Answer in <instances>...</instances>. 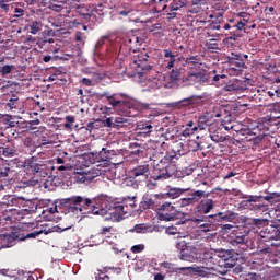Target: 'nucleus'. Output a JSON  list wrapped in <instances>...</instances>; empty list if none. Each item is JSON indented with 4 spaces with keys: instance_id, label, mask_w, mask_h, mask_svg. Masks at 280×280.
I'll list each match as a JSON object with an SVG mask.
<instances>
[{
    "instance_id": "f257e3e1",
    "label": "nucleus",
    "mask_w": 280,
    "mask_h": 280,
    "mask_svg": "<svg viewBox=\"0 0 280 280\" xmlns=\"http://www.w3.org/2000/svg\"><path fill=\"white\" fill-rule=\"evenodd\" d=\"M189 191L187 197L179 199L180 207H195L194 215L191 222L195 224H202L209 219V213L215 209V201L209 198V192L206 194L205 190H194L191 188H178L172 189L170 194H174L176 198L182 194Z\"/></svg>"
},
{
    "instance_id": "f03ea898",
    "label": "nucleus",
    "mask_w": 280,
    "mask_h": 280,
    "mask_svg": "<svg viewBox=\"0 0 280 280\" xmlns=\"http://www.w3.org/2000/svg\"><path fill=\"white\" fill-rule=\"evenodd\" d=\"M160 154L161 149L156 147V143H150L147 148L145 156H149L150 161H153L151 178L153 180H167V178H172V176L176 174L178 167H176V161H174V155L166 154L161 160H159Z\"/></svg>"
},
{
    "instance_id": "7ed1b4c3",
    "label": "nucleus",
    "mask_w": 280,
    "mask_h": 280,
    "mask_svg": "<svg viewBox=\"0 0 280 280\" xmlns=\"http://www.w3.org/2000/svg\"><path fill=\"white\" fill-rule=\"evenodd\" d=\"M96 205L101 208V211H95L96 214L109 213L113 222H121V220H125V215L137 209V199L127 197L119 203L113 201L108 196H101L97 197Z\"/></svg>"
},
{
    "instance_id": "20e7f679",
    "label": "nucleus",
    "mask_w": 280,
    "mask_h": 280,
    "mask_svg": "<svg viewBox=\"0 0 280 280\" xmlns=\"http://www.w3.org/2000/svg\"><path fill=\"white\" fill-rule=\"evenodd\" d=\"M143 37L137 34H130L124 38V45L133 51L131 57V67L136 71V75L141 80L145 73H150L152 66L150 65V56L147 52L137 50V47L143 45Z\"/></svg>"
},
{
    "instance_id": "39448f33",
    "label": "nucleus",
    "mask_w": 280,
    "mask_h": 280,
    "mask_svg": "<svg viewBox=\"0 0 280 280\" xmlns=\"http://www.w3.org/2000/svg\"><path fill=\"white\" fill-rule=\"evenodd\" d=\"M59 205L68 213H82L86 209H92V213L97 215L95 211H102V208L97 205V198L90 199L83 196H72L60 199Z\"/></svg>"
},
{
    "instance_id": "423d86ee",
    "label": "nucleus",
    "mask_w": 280,
    "mask_h": 280,
    "mask_svg": "<svg viewBox=\"0 0 280 280\" xmlns=\"http://www.w3.org/2000/svg\"><path fill=\"white\" fill-rule=\"evenodd\" d=\"M101 97H105L106 104L109 107H106L107 110H114L118 115H124L125 117H132V108L135 105L132 102L126 100L125 93H114L110 94L105 92L101 94Z\"/></svg>"
},
{
    "instance_id": "0eeeda50",
    "label": "nucleus",
    "mask_w": 280,
    "mask_h": 280,
    "mask_svg": "<svg viewBox=\"0 0 280 280\" xmlns=\"http://www.w3.org/2000/svg\"><path fill=\"white\" fill-rule=\"evenodd\" d=\"M247 23L248 20L246 19H229L228 22H224V24H222V34L226 36V38L223 39L224 45H235V43L242 38V32Z\"/></svg>"
},
{
    "instance_id": "6e6552de",
    "label": "nucleus",
    "mask_w": 280,
    "mask_h": 280,
    "mask_svg": "<svg viewBox=\"0 0 280 280\" xmlns=\"http://www.w3.org/2000/svg\"><path fill=\"white\" fill-rule=\"evenodd\" d=\"M231 130H234V132H238V135L245 137V139H243L244 143H249L248 147L253 150H257V148H259V143L268 139V133L261 130L259 126L255 127L254 129H244L233 124L231 125Z\"/></svg>"
},
{
    "instance_id": "1a4fd4ad",
    "label": "nucleus",
    "mask_w": 280,
    "mask_h": 280,
    "mask_svg": "<svg viewBox=\"0 0 280 280\" xmlns=\"http://www.w3.org/2000/svg\"><path fill=\"white\" fill-rule=\"evenodd\" d=\"M164 58H168V63L166 69H173L170 73V79L173 82H183V78H185V68H183V63L180 65L182 60H185L184 57H178L176 59V55L172 54V50L165 49L164 50Z\"/></svg>"
},
{
    "instance_id": "9d476101",
    "label": "nucleus",
    "mask_w": 280,
    "mask_h": 280,
    "mask_svg": "<svg viewBox=\"0 0 280 280\" xmlns=\"http://www.w3.org/2000/svg\"><path fill=\"white\" fill-rule=\"evenodd\" d=\"M180 212L176 210L172 203L165 202L159 209V220H163L165 222H172L174 220H178Z\"/></svg>"
},
{
    "instance_id": "9b49d317",
    "label": "nucleus",
    "mask_w": 280,
    "mask_h": 280,
    "mask_svg": "<svg viewBox=\"0 0 280 280\" xmlns=\"http://www.w3.org/2000/svg\"><path fill=\"white\" fill-rule=\"evenodd\" d=\"M235 218H237V214L231 210H228L225 212L209 214L207 222H210V224H222V222H233Z\"/></svg>"
},
{
    "instance_id": "f8f14e48",
    "label": "nucleus",
    "mask_w": 280,
    "mask_h": 280,
    "mask_svg": "<svg viewBox=\"0 0 280 280\" xmlns=\"http://www.w3.org/2000/svg\"><path fill=\"white\" fill-rule=\"evenodd\" d=\"M74 10H77L78 14L80 15L81 20H83L85 23L91 22V19H95V7L90 4H75L72 7Z\"/></svg>"
},
{
    "instance_id": "ddd939ff",
    "label": "nucleus",
    "mask_w": 280,
    "mask_h": 280,
    "mask_svg": "<svg viewBox=\"0 0 280 280\" xmlns=\"http://www.w3.org/2000/svg\"><path fill=\"white\" fill-rule=\"evenodd\" d=\"M5 108L12 113L23 110V102H21V98L19 97V92H11L10 94H7Z\"/></svg>"
},
{
    "instance_id": "4468645a",
    "label": "nucleus",
    "mask_w": 280,
    "mask_h": 280,
    "mask_svg": "<svg viewBox=\"0 0 280 280\" xmlns=\"http://www.w3.org/2000/svg\"><path fill=\"white\" fill-rule=\"evenodd\" d=\"M200 82H207V74L202 71H188L187 75L183 78V84H187L188 86H194V84Z\"/></svg>"
},
{
    "instance_id": "2eb2a0df",
    "label": "nucleus",
    "mask_w": 280,
    "mask_h": 280,
    "mask_svg": "<svg viewBox=\"0 0 280 280\" xmlns=\"http://www.w3.org/2000/svg\"><path fill=\"white\" fill-rule=\"evenodd\" d=\"M280 231L278 226H268L261 230L260 237L264 242H278L279 241Z\"/></svg>"
},
{
    "instance_id": "dca6fc26",
    "label": "nucleus",
    "mask_w": 280,
    "mask_h": 280,
    "mask_svg": "<svg viewBox=\"0 0 280 280\" xmlns=\"http://www.w3.org/2000/svg\"><path fill=\"white\" fill-rule=\"evenodd\" d=\"M13 156H19V150L14 143L0 144V161H3V159H13Z\"/></svg>"
},
{
    "instance_id": "f3484780",
    "label": "nucleus",
    "mask_w": 280,
    "mask_h": 280,
    "mask_svg": "<svg viewBox=\"0 0 280 280\" xmlns=\"http://www.w3.org/2000/svg\"><path fill=\"white\" fill-rule=\"evenodd\" d=\"M224 91H235V93H244V91H248V86L246 85V81L233 79L229 81V84L224 85Z\"/></svg>"
},
{
    "instance_id": "a211bd4d",
    "label": "nucleus",
    "mask_w": 280,
    "mask_h": 280,
    "mask_svg": "<svg viewBox=\"0 0 280 280\" xmlns=\"http://www.w3.org/2000/svg\"><path fill=\"white\" fill-rule=\"evenodd\" d=\"M220 257H222V255H217V254H212L210 252H205L202 255V261H203V264H206L207 270H215V266H220V261H218V259H220Z\"/></svg>"
},
{
    "instance_id": "6ab92c4d",
    "label": "nucleus",
    "mask_w": 280,
    "mask_h": 280,
    "mask_svg": "<svg viewBox=\"0 0 280 280\" xmlns=\"http://www.w3.org/2000/svg\"><path fill=\"white\" fill-rule=\"evenodd\" d=\"M198 100H201V97L194 95L178 102L170 103L168 106H172V108H187V106L198 104Z\"/></svg>"
},
{
    "instance_id": "aec40b11",
    "label": "nucleus",
    "mask_w": 280,
    "mask_h": 280,
    "mask_svg": "<svg viewBox=\"0 0 280 280\" xmlns=\"http://www.w3.org/2000/svg\"><path fill=\"white\" fill-rule=\"evenodd\" d=\"M182 67H186V69H189V71H202L200 70V67H202V61L200 60V57L191 56L185 59Z\"/></svg>"
},
{
    "instance_id": "412c9836",
    "label": "nucleus",
    "mask_w": 280,
    "mask_h": 280,
    "mask_svg": "<svg viewBox=\"0 0 280 280\" xmlns=\"http://www.w3.org/2000/svg\"><path fill=\"white\" fill-rule=\"evenodd\" d=\"M149 174H150L149 164L138 165L131 171L132 178L141 177V178H144V180H147Z\"/></svg>"
},
{
    "instance_id": "4be33fe9",
    "label": "nucleus",
    "mask_w": 280,
    "mask_h": 280,
    "mask_svg": "<svg viewBox=\"0 0 280 280\" xmlns=\"http://www.w3.org/2000/svg\"><path fill=\"white\" fill-rule=\"evenodd\" d=\"M24 165L26 170L32 172V174H38V172H43V164H38V159L34 156L25 160Z\"/></svg>"
},
{
    "instance_id": "5701e85b",
    "label": "nucleus",
    "mask_w": 280,
    "mask_h": 280,
    "mask_svg": "<svg viewBox=\"0 0 280 280\" xmlns=\"http://www.w3.org/2000/svg\"><path fill=\"white\" fill-rule=\"evenodd\" d=\"M222 255V259L219 260V266L222 268H225L226 271L231 270V268H235V266H237V259H235V257L230 256L226 257V255H224V252H220Z\"/></svg>"
},
{
    "instance_id": "b1692460",
    "label": "nucleus",
    "mask_w": 280,
    "mask_h": 280,
    "mask_svg": "<svg viewBox=\"0 0 280 280\" xmlns=\"http://www.w3.org/2000/svg\"><path fill=\"white\" fill-rule=\"evenodd\" d=\"M166 154L173 155V161H178V156H185L187 154V150H185V143L175 142L172 152H167Z\"/></svg>"
},
{
    "instance_id": "393cba45",
    "label": "nucleus",
    "mask_w": 280,
    "mask_h": 280,
    "mask_svg": "<svg viewBox=\"0 0 280 280\" xmlns=\"http://www.w3.org/2000/svg\"><path fill=\"white\" fill-rule=\"evenodd\" d=\"M16 240H19V236L14 234L0 236V250L2 248H12L16 244Z\"/></svg>"
},
{
    "instance_id": "a878e982",
    "label": "nucleus",
    "mask_w": 280,
    "mask_h": 280,
    "mask_svg": "<svg viewBox=\"0 0 280 280\" xmlns=\"http://www.w3.org/2000/svg\"><path fill=\"white\" fill-rule=\"evenodd\" d=\"M240 209H247V211H264L266 206L261 203H252V201L246 199L240 202Z\"/></svg>"
},
{
    "instance_id": "bb28decb",
    "label": "nucleus",
    "mask_w": 280,
    "mask_h": 280,
    "mask_svg": "<svg viewBox=\"0 0 280 280\" xmlns=\"http://www.w3.org/2000/svg\"><path fill=\"white\" fill-rule=\"evenodd\" d=\"M149 5H153L152 12L154 14H161V12H165L167 9V0H150Z\"/></svg>"
},
{
    "instance_id": "cd10ccee",
    "label": "nucleus",
    "mask_w": 280,
    "mask_h": 280,
    "mask_svg": "<svg viewBox=\"0 0 280 280\" xmlns=\"http://www.w3.org/2000/svg\"><path fill=\"white\" fill-rule=\"evenodd\" d=\"M212 125H213V118L209 116V114L199 116L198 125H197V128L199 130H206L207 128H209V126H212Z\"/></svg>"
},
{
    "instance_id": "c85d7f7f",
    "label": "nucleus",
    "mask_w": 280,
    "mask_h": 280,
    "mask_svg": "<svg viewBox=\"0 0 280 280\" xmlns=\"http://www.w3.org/2000/svg\"><path fill=\"white\" fill-rule=\"evenodd\" d=\"M67 5H68L67 2H63L61 4H48V10H51L52 12H57L60 14H70L71 8Z\"/></svg>"
},
{
    "instance_id": "c756f323",
    "label": "nucleus",
    "mask_w": 280,
    "mask_h": 280,
    "mask_svg": "<svg viewBox=\"0 0 280 280\" xmlns=\"http://www.w3.org/2000/svg\"><path fill=\"white\" fill-rule=\"evenodd\" d=\"M25 30H27L30 34L36 35L43 30V22L31 20Z\"/></svg>"
},
{
    "instance_id": "7c9ffc66",
    "label": "nucleus",
    "mask_w": 280,
    "mask_h": 280,
    "mask_svg": "<svg viewBox=\"0 0 280 280\" xmlns=\"http://www.w3.org/2000/svg\"><path fill=\"white\" fill-rule=\"evenodd\" d=\"M212 82H214L215 86H226L229 84L230 80L226 74H217L212 78Z\"/></svg>"
},
{
    "instance_id": "2f4dec72",
    "label": "nucleus",
    "mask_w": 280,
    "mask_h": 280,
    "mask_svg": "<svg viewBox=\"0 0 280 280\" xmlns=\"http://www.w3.org/2000/svg\"><path fill=\"white\" fill-rule=\"evenodd\" d=\"M235 60H238L237 69H243L245 63H244V59H242V55L235 54V52H231L228 56V62H235Z\"/></svg>"
},
{
    "instance_id": "473e14b6",
    "label": "nucleus",
    "mask_w": 280,
    "mask_h": 280,
    "mask_svg": "<svg viewBox=\"0 0 280 280\" xmlns=\"http://www.w3.org/2000/svg\"><path fill=\"white\" fill-rule=\"evenodd\" d=\"M11 12L14 13L15 19H21V16H25V9L21 4L12 3Z\"/></svg>"
},
{
    "instance_id": "72a5a7b5",
    "label": "nucleus",
    "mask_w": 280,
    "mask_h": 280,
    "mask_svg": "<svg viewBox=\"0 0 280 280\" xmlns=\"http://www.w3.org/2000/svg\"><path fill=\"white\" fill-rule=\"evenodd\" d=\"M222 24H224V20L222 18V15H218L215 21H212V23H210L209 27L210 30H215L217 32H222Z\"/></svg>"
},
{
    "instance_id": "f704fd0d",
    "label": "nucleus",
    "mask_w": 280,
    "mask_h": 280,
    "mask_svg": "<svg viewBox=\"0 0 280 280\" xmlns=\"http://www.w3.org/2000/svg\"><path fill=\"white\" fill-rule=\"evenodd\" d=\"M131 148V154L138 155V156H145L148 154V149L143 150L139 143H132L130 145Z\"/></svg>"
},
{
    "instance_id": "c9c22d12",
    "label": "nucleus",
    "mask_w": 280,
    "mask_h": 280,
    "mask_svg": "<svg viewBox=\"0 0 280 280\" xmlns=\"http://www.w3.org/2000/svg\"><path fill=\"white\" fill-rule=\"evenodd\" d=\"M170 8L171 12H178V10H182V8H187V3H185L183 0H173Z\"/></svg>"
},
{
    "instance_id": "e433bc0d",
    "label": "nucleus",
    "mask_w": 280,
    "mask_h": 280,
    "mask_svg": "<svg viewBox=\"0 0 280 280\" xmlns=\"http://www.w3.org/2000/svg\"><path fill=\"white\" fill-rule=\"evenodd\" d=\"M210 139L214 141L215 143H224L226 141V138L222 136V131L220 129L215 130L210 135Z\"/></svg>"
},
{
    "instance_id": "4c0bfd02",
    "label": "nucleus",
    "mask_w": 280,
    "mask_h": 280,
    "mask_svg": "<svg viewBox=\"0 0 280 280\" xmlns=\"http://www.w3.org/2000/svg\"><path fill=\"white\" fill-rule=\"evenodd\" d=\"M3 122L5 124L7 128H16V126H19V120L10 115L3 117Z\"/></svg>"
},
{
    "instance_id": "58836bf2",
    "label": "nucleus",
    "mask_w": 280,
    "mask_h": 280,
    "mask_svg": "<svg viewBox=\"0 0 280 280\" xmlns=\"http://www.w3.org/2000/svg\"><path fill=\"white\" fill-rule=\"evenodd\" d=\"M240 60H234L233 62H229V73L230 75H240V71H242V68H237V63Z\"/></svg>"
},
{
    "instance_id": "ea45409f",
    "label": "nucleus",
    "mask_w": 280,
    "mask_h": 280,
    "mask_svg": "<svg viewBox=\"0 0 280 280\" xmlns=\"http://www.w3.org/2000/svg\"><path fill=\"white\" fill-rule=\"evenodd\" d=\"M137 130H141L143 135L152 132V125L150 122H140L137 125Z\"/></svg>"
},
{
    "instance_id": "a19ab883",
    "label": "nucleus",
    "mask_w": 280,
    "mask_h": 280,
    "mask_svg": "<svg viewBox=\"0 0 280 280\" xmlns=\"http://www.w3.org/2000/svg\"><path fill=\"white\" fill-rule=\"evenodd\" d=\"M245 91L248 93L247 98L249 102H257V100H259V90L254 89L248 91V88H247V90Z\"/></svg>"
},
{
    "instance_id": "79ce46f5",
    "label": "nucleus",
    "mask_w": 280,
    "mask_h": 280,
    "mask_svg": "<svg viewBox=\"0 0 280 280\" xmlns=\"http://www.w3.org/2000/svg\"><path fill=\"white\" fill-rule=\"evenodd\" d=\"M43 233H45V230H38V231H33L27 233L25 236L21 237L20 240H36V237H38V235H43Z\"/></svg>"
},
{
    "instance_id": "37998d69",
    "label": "nucleus",
    "mask_w": 280,
    "mask_h": 280,
    "mask_svg": "<svg viewBox=\"0 0 280 280\" xmlns=\"http://www.w3.org/2000/svg\"><path fill=\"white\" fill-rule=\"evenodd\" d=\"M267 94L269 95V97H280V85L273 84L269 91L267 92Z\"/></svg>"
},
{
    "instance_id": "c03bdc74",
    "label": "nucleus",
    "mask_w": 280,
    "mask_h": 280,
    "mask_svg": "<svg viewBox=\"0 0 280 280\" xmlns=\"http://www.w3.org/2000/svg\"><path fill=\"white\" fill-rule=\"evenodd\" d=\"M230 244L232 246H240L242 244H246V235H238L231 240Z\"/></svg>"
},
{
    "instance_id": "a18cd8bd",
    "label": "nucleus",
    "mask_w": 280,
    "mask_h": 280,
    "mask_svg": "<svg viewBox=\"0 0 280 280\" xmlns=\"http://www.w3.org/2000/svg\"><path fill=\"white\" fill-rule=\"evenodd\" d=\"M124 126H128V119L124 117H116L114 120V127L124 128Z\"/></svg>"
},
{
    "instance_id": "49530a36",
    "label": "nucleus",
    "mask_w": 280,
    "mask_h": 280,
    "mask_svg": "<svg viewBox=\"0 0 280 280\" xmlns=\"http://www.w3.org/2000/svg\"><path fill=\"white\" fill-rule=\"evenodd\" d=\"M108 270H110L109 267H105V268H103V270H100L95 280H110V277H108V275H106V272H108Z\"/></svg>"
},
{
    "instance_id": "de8ad7c7",
    "label": "nucleus",
    "mask_w": 280,
    "mask_h": 280,
    "mask_svg": "<svg viewBox=\"0 0 280 280\" xmlns=\"http://www.w3.org/2000/svg\"><path fill=\"white\" fill-rule=\"evenodd\" d=\"M140 207L141 209H144V210L150 209L151 207H154V200H152V198L144 197Z\"/></svg>"
},
{
    "instance_id": "09e8293b",
    "label": "nucleus",
    "mask_w": 280,
    "mask_h": 280,
    "mask_svg": "<svg viewBox=\"0 0 280 280\" xmlns=\"http://www.w3.org/2000/svg\"><path fill=\"white\" fill-rule=\"evenodd\" d=\"M196 130L198 129V126H195L194 128L191 127H186L183 131H182V137H191V135L196 133Z\"/></svg>"
},
{
    "instance_id": "8fccbe9b",
    "label": "nucleus",
    "mask_w": 280,
    "mask_h": 280,
    "mask_svg": "<svg viewBox=\"0 0 280 280\" xmlns=\"http://www.w3.org/2000/svg\"><path fill=\"white\" fill-rule=\"evenodd\" d=\"M14 69H16L15 66L5 65L1 68L0 73L2 75H10V73L13 72Z\"/></svg>"
},
{
    "instance_id": "3c124183",
    "label": "nucleus",
    "mask_w": 280,
    "mask_h": 280,
    "mask_svg": "<svg viewBox=\"0 0 280 280\" xmlns=\"http://www.w3.org/2000/svg\"><path fill=\"white\" fill-rule=\"evenodd\" d=\"M166 235H178L180 234V230L178 228L172 225L165 229Z\"/></svg>"
},
{
    "instance_id": "603ef678",
    "label": "nucleus",
    "mask_w": 280,
    "mask_h": 280,
    "mask_svg": "<svg viewBox=\"0 0 280 280\" xmlns=\"http://www.w3.org/2000/svg\"><path fill=\"white\" fill-rule=\"evenodd\" d=\"M147 228L143 224H136L133 229L130 230L131 233H145Z\"/></svg>"
},
{
    "instance_id": "864d4df0",
    "label": "nucleus",
    "mask_w": 280,
    "mask_h": 280,
    "mask_svg": "<svg viewBox=\"0 0 280 280\" xmlns=\"http://www.w3.org/2000/svg\"><path fill=\"white\" fill-rule=\"evenodd\" d=\"M143 250H145V245L144 244H138V245H133L131 247V253H133V254L143 253Z\"/></svg>"
},
{
    "instance_id": "5fc2aeb1",
    "label": "nucleus",
    "mask_w": 280,
    "mask_h": 280,
    "mask_svg": "<svg viewBox=\"0 0 280 280\" xmlns=\"http://www.w3.org/2000/svg\"><path fill=\"white\" fill-rule=\"evenodd\" d=\"M0 8H1V10H4V12H11L12 3L8 4V1L0 0Z\"/></svg>"
},
{
    "instance_id": "6e6d98bb",
    "label": "nucleus",
    "mask_w": 280,
    "mask_h": 280,
    "mask_svg": "<svg viewBox=\"0 0 280 280\" xmlns=\"http://www.w3.org/2000/svg\"><path fill=\"white\" fill-rule=\"evenodd\" d=\"M147 266H148V260L136 259V268H138V270H142V268H145Z\"/></svg>"
},
{
    "instance_id": "4d7b16f0",
    "label": "nucleus",
    "mask_w": 280,
    "mask_h": 280,
    "mask_svg": "<svg viewBox=\"0 0 280 280\" xmlns=\"http://www.w3.org/2000/svg\"><path fill=\"white\" fill-rule=\"evenodd\" d=\"M81 84L84 86H95V81L89 78L81 79Z\"/></svg>"
},
{
    "instance_id": "13d9d810",
    "label": "nucleus",
    "mask_w": 280,
    "mask_h": 280,
    "mask_svg": "<svg viewBox=\"0 0 280 280\" xmlns=\"http://www.w3.org/2000/svg\"><path fill=\"white\" fill-rule=\"evenodd\" d=\"M66 121L65 122V128H71V124L75 122V117L74 116H66Z\"/></svg>"
},
{
    "instance_id": "bf43d9fd",
    "label": "nucleus",
    "mask_w": 280,
    "mask_h": 280,
    "mask_svg": "<svg viewBox=\"0 0 280 280\" xmlns=\"http://www.w3.org/2000/svg\"><path fill=\"white\" fill-rule=\"evenodd\" d=\"M262 198L264 200H267V202H270L271 200H273V198H280V192H271L270 195Z\"/></svg>"
},
{
    "instance_id": "052dcab7",
    "label": "nucleus",
    "mask_w": 280,
    "mask_h": 280,
    "mask_svg": "<svg viewBox=\"0 0 280 280\" xmlns=\"http://www.w3.org/2000/svg\"><path fill=\"white\" fill-rule=\"evenodd\" d=\"M108 40V36L101 37L96 43V49H102V46Z\"/></svg>"
},
{
    "instance_id": "680f3d73",
    "label": "nucleus",
    "mask_w": 280,
    "mask_h": 280,
    "mask_svg": "<svg viewBox=\"0 0 280 280\" xmlns=\"http://www.w3.org/2000/svg\"><path fill=\"white\" fill-rule=\"evenodd\" d=\"M200 229L201 231H203V233H208L209 231H213V225L203 223V224H200Z\"/></svg>"
},
{
    "instance_id": "e2e57ef3",
    "label": "nucleus",
    "mask_w": 280,
    "mask_h": 280,
    "mask_svg": "<svg viewBox=\"0 0 280 280\" xmlns=\"http://www.w3.org/2000/svg\"><path fill=\"white\" fill-rule=\"evenodd\" d=\"M113 231V226H104L100 230L98 235H108Z\"/></svg>"
},
{
    "instance_id": "0e129e2a",
    "label": "nucleus",
    "mask_w": 280,
    "mask_h": 280,
    "mask_svg": "<svg viewBox=\"0 0 280 280\" xmlns=\"http://www.w3.org/2000/svg\"><path fill=\"white\" fill-rule=\"evenodd\" d=\"M10 167L2 166L0 167V178H7Z\"/></svg>"
},
{
    "instance_id": "69168bd1",
    "label": "nucleus",
    "mask_w": 280,
    "mask_h": 280,
    "mask_svg": "<svg viewBox=\"0 0 280 280\" xmlns=\"http://www.w3.org/2000/svg\"><path fill=\"white\" fill-rule=\"evenodd\" d=\"M259 279H261V276L257 273H248L245 278V280H259Z\"/></svg>"
},
{
    "instance_id": "338daca9",
    "label": "nucleus",
    "mask_w": 280,
    "mask_h": 280,
    "mask_svg": "<svg viewBox=\"0 0 280 280\" xmlns=\"http://www.w3.org/2000/svg\"><path fill=\"white\" fill-rule=\"evenodd\" d=\"M197 150H209V144H207V142H198L197 143Z\"/></svg>"
},
{
    "instance_id": "774afa93",
    "label": "nucleus",
    "mask_w": 280,
    "mask_h": 280,
    "mask_svg": "<svg viewBox=\"0 0 280 280\" xmlns=\"http://www.w3.org/2000/svg\"><path fill=\"white\" fill-rule=\"evenodd\" d=\"M261 198H264V196H249L247 200L253 203V202H259Z\"/></svg>"
}]
</instances>
